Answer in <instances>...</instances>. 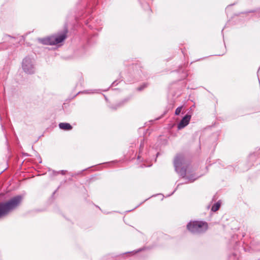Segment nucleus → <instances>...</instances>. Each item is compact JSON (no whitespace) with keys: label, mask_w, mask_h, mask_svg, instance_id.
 I'll return each instance as SVG.
<instances>
[{"label":"nucleus","mask_w":260,"mask_h":260,"mask_svg":"<svg viewBox=\"0 0 260 260\" xmlns=\"http://www.w3.org/2000/svg\"><path fill=\"white\" fill-rule=\"evenodd\" d=\"M126 81H127V82H128L131 83V82L132 81V80H128V79H127V80H126Z\"/></svg>","instance_id":"412c9836"},{"label":"nucleus","mask_w":260,"mask_h":260,"mask_svg":"<svg viewBox=\"0 0 260 260\" xmlns=\"http://www.w3.org/2000/svg\"><path fill=\"white\" fill-rule=\"evenodd\" d=\"M198 177H194V175H191L190 176H188L186 177V179H187L189 182H192L194 180H196Z\"/></svg>","instance_id":"f8f14e48"},{"label":"nucleus","mask_w":260,"mask_h":260,"mask_svg":"<svg viewBox=\"0 0 260 260\" xmlns=\"http://www.w3.org/2000/svg\"><path fill=\"white\" fill-rule=\"evenodd\" d=\"M22 200L23 197L21 195H17L6 202H0V218L6 216L18 207Z\"/></svg>","instance_id":"f257e3e1"},{"label":"nucleus","mask_w":260,"mask_h":260,"mask_svg":"<svg viewBox=\"0 0 260 260\" xmlns=\"http://www.w3.org/2000/svg\"><path fill=\"white\" fill-rule=\"evenodd\" d=\"M66 172H67L66 170H61L60 171H55L54 170H52V174L53 176H56L58 174H59V173H60L61 174L64 175L66 174Z\"/></svg>","instance_id":"9b49d317"},{"label":"nucleus","mask_w":260,"mask_h":260,"mask_svg":"<svg viewBox=\"0 0 260 260\" xmlns=\"http://www.w3.org/2000/svg\"><path fill=\"white\" fill-rule=\"evenodd\" d=\"M176 189H177V188H176V189H175V190H174V191L171 193V194H169V195H168L167 196H168V197H169V196H170L171 195L173 194L174 193V192L176 191Z\"/></svg>","instance_id":"aec40b11"},{"label":"nucleus","mask_w":260,"mask_h":260,"mask_svg":"<svg viewBox=\"0 0 260 260\" xmlns=\"http://www.w3.org/2000/svg\"><path fill=\"white\" fill-rule=\"evenodd\" d=\"M143 146H144V144H143V142H141V144L140 145V148L141 149L143 147Z\"/></svg>","instance_id":"a211bd4d"},{"label":"nucleus","mask_w":260,"mask_h":260,"mask_svg":"<svg viewBox=\"0 0 260 260\" xmlns=\"http://www.w3.org/2000/svg\"><path fill=\"white\" fill-rule=\"evenodd\" d=\"M133 69L134 70V77L137 79L139 78H142L141 74L142 73L143 71L139 66L136 64L133 67Z\"/></svg>","instance_id":"0eeeda50"},{"label":"nucleus","mask_w":260,"mask_h":260,"mask_svg":"<svg viewBox=\"0 0 260 260\" xmlns=\"http://www.w3.org/2000/svg\"><path fill=\"white\" fill-rule=\"evenodd\" d=\"M144 249V248H142V249L140 248V249H138V250L133 251L132 252H135V253H138V252H140V251H142V250H143ZM130 252H128V253H130Z\"/></svg>","instance_id":"f3484780"},{"label":"nucleus","mask_w":260,"mask_h":260,"mask_svg":"<svg viewBox=\"0 0 260 260\" xmlns=\"http://www.w3.org/2000/svg\"><path fill=\"white\" fill-rule=\"evenodd\" d=\"M191 115L189 114L185 115L179 123L177 125V128L178 129H181L187 126L190 120Z\"/></svg>","instance_id":"423d86ee"},{"label":"nucleus","mask_w":260,"mask_h":260,"mask_svg":"<svg viewBox=\"0 0 260 260\" xmlns=\"http://www.w3.org/2000/svg\"><path fill=\"white\" fill-rule=\"evenodd\" d=\"M22 68L27 74H34L36 71L35 60L29 57H25L22 61Z\"/></svg>","instance_id":"39448f33"},{"label":"nucleus","mask_w":260,"mask_h":260,"mask_svg":"<svg viewBox=\"0 0 260 260\" xmlns=\"http://www.w3.org/2000/svg\"><path fill=\"white\" fill-rule=\"evenodd\" d=\"M148 86L147 83H143L142 85H140L139 87L137 88V90L141 91H142L143 89H144L145 88H146Z\"/></svg>","instance_id":"ddd939ff"},{"label":"nucleus","mask_w":260,"mask_h":260,"mask_svg":"<svg viewBox=\"0 0 260 260\" xmlns=\"http://www.w3.org/2000/svg\"><path fill=\"white\" fill-rule=\"evenodd\" d=\"M96 90H91V89H90V90H84L82 92H81L82 93H95L96 92Z\"/></svg>","instance_id":"dca6fc26"},{"label":"nucleus","mask_w":260,"mask_h":260,"mask_svg":"<svg viewBox=\"0 0 260 260\" xmlns=\"http://www.w3.org/2000/svg\"><path fill=\"white\" fill-rule=\"evenodd\" d=\"M59 127L63 130L69 131L72 129V126L69 123L61 122L59 124Z\"/></svg>","instance_id":"6e6552de"},{"label":"nucleus","mask_w":260,"mask_h":260,"mask_svg":"<svg viewBox=\"0 0 260 260\" xmlns=\"http://www.w3.org/2000/svg\"><path fill=\"white\" fill-rule=\"evenodd\" d=\"M127 101H128L127 99H125L121 103H120L117 104L115 107H111V108L113 109H116L118 107H119L121 106H122L123 104L124 103L126 102Z\"/></svg>","instance_id":"4468645a"},{"label":"nucleus","mask_w":260,"mask_h":260,"mask_svg":"<svg viewBox=\"0 0 260 260\" xmlns=\"http://www.w3.org/2000/svg\"><path fill=\"white\" fill-rule=\"evenodd\" d=\"M182 108V106L178 107V108H177V109L175 110V113L176 115H179L180 114V113H181Z\"/></svg>","instance_id":"2eb2a0df"},{"label":"nucleus","mask_w":260,"mask_h":260,"mask_svg":"<svg viewBox=\"0 0 260 260\" xmlns=\"http://www.w3.org/2000/svg\"><path fill=\"white\" fill-rule=\"evenodd\" d=\"M208 224L206 222L194 221L189 222L187 225V229L194 234L203 233L208 229Z\"/></svg>","instance_id":"20e7f679"},{"label":"nucleus","mask_w":260,"mask_h":260,"mask_svg":"<svg viewBox=\"0 0 260 260\" xmlns=\"http://www.w3.org/2000/svg\"><path fill=\"white\" fill-rule=\"evenodd\" d=\"M116 82V81H114L113 82V83H112V84H115V83Z\"/></svg>","instance_id":"4be33fe9"},{"label":"nucleus","mask_w":260,"mask_h":260,"mask_svg":"<svg viewBox=\"0 0 260 260\" xmlns=\"http://www.w3.org/2000/svg\"><path fill=\"white\" fill-rule=\"evenodd\" d=\"M229 260H239V256L236 253H233L229 255Z\"/></svg>","instance_id":"9d476101"},{"label":"nucleus","mask_w":260,"mask_h":260,"mask_svg":"<svg viewBox=\"0 0 260 260\" xmlns=\"http://www.w3.org/2000/svg\"><path fill=\"white\" fill-rule=\"evenodd\" d=\"M68 30L67 25H64L63 31L57 35L51 36L41 39V42L46 45H54L62 42L67 38Z\"/></svg>","instance_id":"7ed1b4c3"},{"label":"nucleus","mask_w":260,"mask_h":260,"mask_svg":"<svg viewBox=\"0 0 260 260\" xmlns=\"http://www.w3.org/2000/svg\"><path fill=\"white\" fill-rule=\"evenodd\" d=\"M220 203L219 202H217L215 203L211 208V211L213 212H216L217 210H219L220 207Z\"/></svg>","instance_id":"1a4fd4ad"},{"label":"nucleus","mask_w":260,"mask_h":260,"mask_svg":"<svg viewBox=\"0 0 260 260\" xmlns=\"http://www.w3.org/2000/svg\"><path fill=\"white\" fill-rule=\"evenodd\" d=\"M256 12V10H250V11H248V13H254V12Z\"/></svg>","instance_id":"6ab92c4d"},{"label":"nucleus","mask_w":260,"mask_h":260,"mask_svg":"<svg viewBox=\"0 0 260 260\" xmlns=\"http://www.w3.org/2000/svg\"><path fill=\"white\" fill-rule=\"evenodd\" d=\"M258 13L260 14V8L258 9Z\"/></svg>","instance_id":"5701e85b"},{"label":"nucleus","mask_w":260,"mask_h":260,"mask_svg":"<svg viewBox=\"0 0 260 260\" xmlns=\"http://www.w3.org/2000/svg\"><path fill=\"white\" fill-rule=\"evenodd\" d=\"M174 166L176 172L179 175L184 178L190 166V162L185 158L184 154L179 153L177 154L174 158Z\"/></svg>","instance_id":"f03ea898"}]
</instances>
